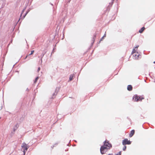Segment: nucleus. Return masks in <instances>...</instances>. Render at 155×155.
Returning <instances> with one entry per match:
<instances>
[{"instance_id": "7ed1b4c3", "label": "nucleus", "mask_w": 155, "mask_h": 155, "mask_svg": "<svg viewBox=\"0 0 155 155\" xmlns=\"http://www.w3.org/2000/svg\"><path fill=\"white\" fill-rule=\"evenodd\" d=\"M142 99L140 97L138 96L137 95H134L133 97V100L135 102H137L141 100Z\"/></svg>"}, {"instance_id": "9d476101", "label": "nucleus", "mask_w": 155, "mask_h": 155, "mask_svg": "<svg viewBox=\"0 0 155 155\" xmlns=\"http://www.w3.org/2000/svg\"><path fill=\"white\" fill-rule=\"evenodd\" d=\"M145 29V28L144 27L142 28L139 31V33H142Z\"/></svg>"}, {"instance_id": "6ab92c4d", "label": "nucleus", "mask_w": 155, "mask_h": 155, "mask_svg": "<svg viewBox=\"0 0 155 155\" xmlns=\"http://www.w3.org/2000/svg\"><path fill=\"white\" fill-rule=\"evenodd\" d=\"M104 37H103L101 39V41H102V40L103 39Z\"/></svg>"}, {"instance_id": "aec40b11", "label": "nucleus", "mask_w": 155, "mask_h": 155, "mask_svg": "<svg viewBox=\"0 0 155 155\" xmlns=\"http://www.w3.org/2000/svg\"><path fill=\"white\" fill-rule=\"evenodd\" d=\"M108 155H113V154H108Z\"/></svg>"}, {"instance_id": "2eb2a0df", "label": "nucleus", "mask_w": 155, "mask_h": 155, "mask_svg": "<svg viewBox=\"0 0 155 155\" xmlns=\"http://www.w3.org/2000/svg\"><path fill=\"white\" fill-rule=\"evenodd\" d=\"M34 52V50H32L31 51V53L29 54V55L32 54Z\"/></svg>"}, {"instance_id": "412c9836", "label": "nucleus", "mask_w": 155, "mask_h": 155, "mask_svg": "<svg viewBox=\"0 0 155 155\" xmlns=\"http://www.w3.org/2000/svg\"><path fill=\"white\" fill-rule=\"evenodd\" d=\"M24 11V10H23V11H22V13L21 14H22Z\"/></svg>"}, {"instance_id": "6e6552de", "label": "nucleus", "mask_w": 155, "mask_h": 155, "mask_svg": "<svg viewBox=\"0 0 155 155\" xmlns=\"http://www.w3.org/2000/svg\"><path fill=\"white\" fill-rule=\"evenodd\" d=\"M135 133V130H132L130 133L129 134V136L130 137H132V136L134 135Z\"/></svg>"}, {"instance_id": "39448f33", "label": "nucleus", "mask_w": 155, "mask_h": 155, "mask_svg": "<svg viewBox=\"0 0 155 155\" xmlns=\"http://www.w3.org/2000/svg\"><path fill=\"white\" fill-rule=\"evenodd\" d=\"M103 146L108 147V148H110L112 147L111 144L109 143L107 140H106L105 141Z\"/></svg>"}, {"instance_id": "9b49d317", "label": "nucleus", "mask_w": 155, "mask_h": 155, "mask_svg": "<svg viewBox=\"0 0 155 155\" xmlns=\"http://www.w3.org/2000/svg\"><path fill=\"white\" fill-rule=\"evenodd\" d=\"M73 76H74L73 75H71L70 76V77L69 78V80L70 81H71L72 80V78H73Z\"/></svg>"}, {"instance_id": "f257e3e1", "label": "nucleus", "mask_w": 155, "mask_h": 155, "mask_svg": "<svg viewBox=\"0 0 155 155\" xmlns=\"http://www.w3.org/2000/svg\"><path fill=\"white\" fill-rule=\"evenodd\" d=\"M108 147H106L105 146H101L100 148V151L102 154H104L107 151L108 149H109Z\"/></svg>"}, {"instance_id": "f8f14e48", "label": "nucleus", "mask_w": 155, "mask_h": 155, "mask_svg": "<svg viewBox=\"0 0 155 155\" xmlns=\"http://www.w3.org/2000/svg\"><path fill=\"white\" fill-rule=\"evenodd\" d=\"M44 54H42L40 56V57H41V61H42V58H43V57L44 56Z\"/></svg>"}, {"instance_id": "20e7f679", "label": "nucleus", "mask_w": 155, "mask_h": 155, "mask_svg": "<svg viewBox=\"0 0 155 155\" xmlns=\"http://www.w3.org/2000/svg\"><path fill=\"white\" fill-rule=\"evenodd\" d=\"M131 143V142L127 138L124 139L122 141V144L124 145H125L126 144L130 145Z\"/></svg>"}, {"instance_id": "f03ea898", "label": "nucleus", "mask_w": 155, "mask_h": 155, "mask_svg": "<svg viewBox=\"0 0 155 155\" xmlns=\"http://www.w3.org/2000/svg\"><path fill=\"white\" fill-rule=\"evenodd\" d=\"M21 147L22 148H24L23 149V152L24 153V154L25 155V152L27 150L29 147L26 144L23 143L22 144Z\"/></svg>"}, {"instance_id": "5701e85b", "label": "nucleus", "mask_w": 155, "mask_h": 155, "mask_svg": "<svg viewBox=\"0 0 155 155\" xmlns=\"http://www.w3.org/2000/svg\"><path fill=\"white\" fill-rule=\"evenodd\" d=\"M106 36V35H104V37H105Z\"/></svg>"}, {"instance_id": "1a4fd4ad", "label": "nucleus", "mask_w": 155, "mask_h": 155, "mask_svg": "<svg viewBox=\"0 0 155 155\" xmlns=\"http://www.w3.org/2000/svg\"><path fill=\"white\" fill-rule=\"evenodd\" d=\"M132 87L131 85H128L127 86V89L129 91H131L132 90Z\"/></svg>"}, {"instance_id": "0eeeda50", "label": "nucleus", "mask_w": 155, "mask_h": 155, "mask_svg": "<svg viewBox=\"0 0 155 155\" xmlns=\"http://www.w3.org/2000/svg\"><path fill=\"white\" fill-rule=\"evenodd\" d=\"M139 45H137L136 46V47H135V48L133 49L132 53H135L136 52H137V50L138 48L139 47Z\"/></svg>"}, {"instance_id": "423d86ee", "label": "nucleus", "mask_w": 155, "mask_h": 155, "mask_svg": "<svg viewBox=\"0 0 155 155\" xmlns=\"http://www.w3.org/2000/svg\"><path fill=\"white\" fill-rule=\"evenodd\" d=\"M132 54H133L134 58L135 59H137L139 57L141 56L138 52Z\"/></svg>"}, {"instance_id": "f3484780", "label": "nucleus", "mask_w": 155, "mask_h": 155, "mask_svg": "<svg viewBox=\"0 0 155 155\" xmlns=\"http://www.w3.org/2000/svg\"><path fill=\"white\" fill-rule=\"evenodd\" d=\"M41 68L40 67H39L38 68V72L40 71Z\"/></svg>"}, {"instance_id": "b1692460", "label": "nucleus", "mask_w": 155, "mask_h": 155, "mask_svg": "<svg viewBox=\"0 0 155 155\" xmlns=\"http://www.w3.org/2000/svg\"><path fill=\"white\" fill-rule=\"evenodd\" d=\"M153 63L155 64V61H154V62H153Z\"/></svg>"}, {"instance_id": "4be33fe9", "label": "nucleus", "mask_w": 155, "mask_h": 155, "mask_svg": "<svg viewBox=\"0 0 155 155\" xmlns=\"http://www.w3.org/2000/svg\"><path fill=\"white\" fill-rule=\"evenodd\" d=\"M28 56V55H27L26 56V57H25V59H26V58Z\"/></svg>"}, {"instance_id": "ddd939ff", "label": "nucleus", "mask_w": 155, "mask_h": 155, "mask_svg": "<svg viewBox=\"0 0 155 155\" xmlns=\"http://www.w3.org/2000/svg\"><path fill=\"white\" fill-rule=\"evenodd\" d=\"M38 79V77H37L35 79V81H34L35 83H36L37 81V80Z\"/></svg>"}, {"instance_id": "dca6fc26", "label": "nucleus", "mask_w": 155, "mask_h": 155, "mask_svg": "<svg viewBox=\"0 0 155 155\" xmlns=\"http://www.w3.org/2000/svg\"><path fill=\"white\" fill-rule=\"evenodd\" d=\"M96 38V35H94V37H93V39L94 41L95 39Z\"/></svg>"}, {"instance_id": "a211bd4d", "label": "nucleus", "mask_w": 155, "mask_h": 155, "mask_svg": "<svg viewBox=\"0 0 155 155\" xmlns=\"http://www.w3.org/2000/svg\"><path fill=\"white\" fill-rule=\"evenodd\" d=\"M121 154V152H119V153L117 154H116V155H120Z\"/></svg>"}, {"instance_id": "4468645a", "label": "nucleus", "mask_w": 155, "mask_h": 155, "mask_svg": "<svg viewBox=\"0 0 155 155\" xmlns=\"http://www.w3.org/2000/svg\"><path fill=\"white\" fill-rule=\"evenodd\" d=\"M124 146L123 148V150L124 151H125L127 147L126 146L124 145Z\"/></svg>"}]
</instances>
